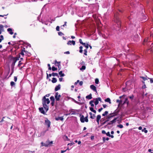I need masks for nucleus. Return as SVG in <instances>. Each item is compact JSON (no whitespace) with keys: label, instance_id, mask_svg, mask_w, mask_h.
I'll return each instance as SVG.
<instances>
[{"label":"nucleus","instance_id":"obj_1","mask_svg":"<svg viewBox=\"0 0 153 153\" xmlns=\"http://www.w3.org/2000/svg\"><path fill=\"white\" fill-rule=\"evenodd\" d=\"M20 58V55H19V56H16L15 57L11 56L10 55V62H12L11 64V70L12 72L10 74V76L13 73V69L14 68V66L15 63L17 61L19 60V58Z\"/></svg>","mask_w":153,"mask_h":153},{"label":"nucleus","instance_id":"obj_43","mask_svg":"<svg viewBox=\"0 0 153 153\" xmlns=\"http://www.w3.org/2000/svg\"><path fill=\"white\" fill-rule=\"evenodd\" d=\"M99 82V79L98 78H96L95 79V83L96 84H98Z\"/></svg>","mask_w":153,"mask_h":153},{"label":"nucleus","instance_id":"obj_19","mask_svg":"<svg viewBox=\"0 0 153 153\" xmlns=\"http://www.w3.org/2000/svg\"><path fill=\"white\" fill-rule=\"evenodd\" d=\"M57 80L56 78L53 77L52 79L51 82L53 83H55L57 82Z\"/></svg>","mask_w":153,"mask_h":153},{"label":"nucleus","instance_id":"obj_56","mask_svg":"<svg viewBox=\"0 0 153 153\" xmlns=\"http://www.w3.org/2000/svg\"><path fill=\"white\" fill-rule=\"evenodd\" d=\"M56 30L57 31L59 30V26H57L56 28Z\"/></svg>","mask_w":153,"mask_h":153},{"label":"nucleus","instance_id":"obj_28","mask_svg":"<svg viewBox=\"0 0 153 153\" xmlns=\"http://www.w3.org/2000/svg\"><path fill=\"white\" fill-rule=\"evenodd\" d=\"M64 139L65 140H69V139L68 137L66 135H64L63 137Z\"/></svg>","mask_w":153,"mask_h":153},{"label":"nucleus","instance_id":"obj_18","mask_svg":"<svg viewBox=\"0 0 153 153\" xmlns=\"http://www.w3.org/2000/svg\"><path fill=\"white\" fill-rule=\"evenodd\" d=\"M62 71H61L59 72V74L60 75V76L63 77L65 76V75L64 74L62 73Z\"/></svg>","mask_w":153,"mask_h":153},{"label":"nucleus","instance_id":"obj_60","mask_svg":"<svg viewBox=\"0 0 153 153\" xmlns=\"http://www.w3.org/2000/svg\"><path fill=\"white\" fill-rule=\"evenodd\" d=\"M53 143V141H49V146H50L51 144H52Z\"/></svg>","mask_w":153,"mask_h":153},{"label":"nucleus","instance_id":"obj_5","mask_svg":"<svg viewBox=\"0 0 153 153\" xmlns=\"http://www.w3.org/2000/svg\"><path fill=\"white\" fill-rule=\"evenodd\" d=\"M42 104H44L45 103L46 104H48L50 102V101L48 98H46L45 96L43 97L42 99Z\"/></svg>","mask_w":153,"mask_h":153},{"label":"nucleus","instance_id":"obj_35","mask_svg":"<svg viewBox=\"0 0 153 153\" xmlns=\"http://www.w3.org/2000/svg\"><path fill=\"white\" fill-rule=\"evenodd\" d=\"M59 64H58L57 66L58 68L59 71L61 69V65H60V62H59Z\"/></svg>","mask_w":153,"mask_h":153},{"label":"nucleus","instance_id":"obj_51","mask_svg":"<svg viewBox=\"0 0 153 153\" xmlns=\"http://www.w3.org/2000/svg\"><path fill=\"white\" fill-rule=\"evenodd\" d=\"M71 43L73 45H75V42L74 41L72 40L71 41Z\"/></svg>","mask_w":153,"mask_h":153},{"label":"nucleus","instance_id":"obj_41","mask_svg":"<svg viewBox=\"0 0 153 153\" xmlns=\"http://www.w3.org/2000/svg\"><path fill=\"white\" fill-rule=\"evenodd\" d=\"M140 77L143 79V80L144 81L146 80H147V78H146V77H144L143 76H141Z\"/></svg>","mask_w":153,"mask_h":153},{"label":"nucleus","instance_id":"obj_31","mask_svg":"<svg viewBox=\"0 0 153 153\" xmlns=\"http://www.w3.org/2000/svg\"><path fill=\"white\" fill-rule=\"evenodd\" d=\"M142 132H144L145 133H146L148 132L147 130H146V128H144L143 129H142Z\"/></svg>","mask_w":153,"mask_h":153},{"label":"nucleus","instance_id":"obj_59","mask_svg":"<svg viewBox=\"0 0 153 153\" xmlns=\"http://www.w3.org/2000/svg\"><path fill=\"white\" fill-rule=\"evenodd\" d=\"M79 102H82V103H84V102H84V101H85V100H84V98H83V100H82V99H81V100H79Z\"/></svg>","mask_w":153,"mask_h":153},{"label":"nucleus","instance_id":"obj_38","mask_svg":"<svg viewBox=\"0 0 153 153\" xmlns=\"http://www.w3.org/2000/svg\"><path fill=\"white\" fill-rule=\"evenodd\" d=\"M108 113V112L107 111H106L104 113L102 114L103 116H105L106 115H107Z\"/></svg>","mask_w":153,"mask_h":153},{"label":"nucleus","instance_id":"obj_49","mask_svg":"<svg viewBox=\"0 0 153 153\" xmlns=\"http://www.w3.org/2000/svg\"><path fill=\"white\" fill-rule=\"evenodd\" d=\"M101 118V116L100 115H98L97 116V119L100 120Z\"/></svg>","mask_w":153,"mask_h":153},{"label":"nucleus","instance_id":"obj_9","mask_svg":"<svg viewBox=\"0 0 153 153\" xmlns=\"http://www.w3.org/2000/svg\"><path fill=\"white\" fill-rule=\"evenodd\" d=\"M90 88L92 89L94 91L97 92L96 88L94 85H92L90 86Z\"/></svg>","mask_w":153,"mask_h":153},{"label":"nucleus","instance_id":"obj_47","mask_svg":"<svg viewBox=\"0 0 153 153\" xmlns=\"http://www.w3.org/2000/svg\"><path fill=\"white\" fill-rule=\"evenodd\" d=\"M48 145V147L49 146V140H48L47 141L45 142V144H46Z\"/></svg>","mask_w":153,"mask_h":153},{"label":"nucleus","instance_id":"obj_63","mask_svg":"<svg viewBox=\"0 0 153 153\" xmlns=\"http://www.w3.org/2000/svg\"><path fill=\"white\" fill-rule=\"evenodd\" d=\"M83 83V82L82 81H81L80 82H79V85H80L82 86V85Z\"/></svg>","mask_w":153,"mask_h":153},{"label":"nucleus","instance_id":"obj_10","mask_svg":"<svg viewBox=\"0 0 153 153\" xmlns=\"http://www.w3.org/2000/svg\"><path fill=\"white\" fill-rule=\"evenodd\" d=\"M61 88V85L59 84H58L56 86L55 88V91H57L58 90H60Z\"/></svg>","mask_w":153,"mask_h":153},{"label":"nucleus","instance_id":"obj_36","mask_svg":"<svg viewBox=\"0 0 153 153\" xmlns=\"http://www.w3.org/2000/svg\"><path fill=\"white\" fill-rule=\"evenodd\" d=\"M52 70L53 71H56L57 69V68L55 67L54 66L52 67Z\"/></svg>","mask_w":153,"mask_h":153},{"label":"nucleus","instance_id":"obj_54","mask_svg":"<svg viewBox=\"0 0 153 153\" xmlns=\"http://www.w3.org/2000/svg\"><path fill=\"white\" fill-rule=\"evenodd\" d=\"M148 79H150V82L151 83H153V79L152 78H148Z\"/></svg>","mask_w":153,"mask_h":153},{"label":"nucleus","instance_id":"obj_20","mask_svg":"<svg viewBox=\"0 0 153 153\" xmlns=\"http://www.w3.org/2000/svg\"><path fill=\"white\" fill-rule=\"evenodd\" d=\"M105 102H109V104H111V100L109 98H108L107 99H105Z\"/></svg>","mask_w":153,"mask_h":153},{"label":"nucleus","instance_id":"obj_39","mask_svg":"<svg viewBox=\"0 0 153 153\" xmlns=\"http://www.w3.org/2000/svg\"><path fill=\"white\" fill-rule=\"evenodd\" d=\"M87 49H86L84 50V55H85V56H87Z\"/></svg>","mask_w":153,"mask_h":153},{"label":"nucleus","instance_id":"obj_17","mask_svg":"<svg viewBox=\"0 0 153 153\" xmlns=\"http://www.w3.org/2000/svg\"><path fill=\"white\" fill-rule=\"evenodd\" d=\"M86 98L87 99H88V100L91 99L92 98V94H90L89 95L87 96L86 97Z\"/></svg>","mask_w":153,"mask_h":153},{"label":"nucleus","instance_id":"obj_37","mask_svg":"<svg viewBox=\"0 0 153 153\" xmlns=\"http://www.w3.org/2000/svg\"><path fill=\"white\" fill-rule=\"evenodd\" d=\"M41 146H45V147H48V145H47V144H45V143H43V142H42L41 143Z\"/></svg>","mask_w":153,"mask_h":153},{"label":"nucleus","instance_id":"obj_15","mask_svg":"<svg viewBox=\"0 0 153 153\" xmlns=\"http://www.w3.org/2000/svg\"><path fill=\"white\" fill-rule=\"evenodd\" d=\"M25 48H24L23 49H22L20 53V54L22 55V56H23L24 55V52H27V51H25Z\"/></svg>","mask_w":153,"mask_h":153},{"label":"nucleus","instance_id":"obj_55","mask_svg":"<svg viewBox=\"0 0 153 153\" xmlns=\"http://www.w3.org/2000/svg\"><path fill=\"white\" fill-rule=\"evenodd\" d=\"M10 34H11V35L13 34V32L12 29L11 28H10Z\"/></svg>","mask_w":153,"mask_h":153},{"label":"nucleus","instance_id":"obj_23","mask_svg":"<svg viewBox=\"0 0 153 153\" xmlns=\"http://www.w3.org/2000/svg\"><path fill=\"white\" fill-rule=\"evenodd\" d=\"M52 76H57L58 77H59V76L58 75V74L57 73H52Z\"/></svg>","mask_w":153,"mask_h":153},{"label":"nucleus","instance_id":"obj_53","mask_svg":"<svg viewBox=\"0 0 153 153\" xmlns=\"http://www.w3.org/2000/svg\"><path fill=\"white\" fill-rule=\"evenodd\" d=\"M71 40H70V41H69L67 43V45H71Z\"/></svg>","mask_w":153,"mask_h":153},{"label":"nucleus","instance_id":"obj_22","mask_svg":"<svg viewBox=\"0 0 153 153\" xmlns=\"http://www.w3.org/2000/svg\"><path fill=\"white\" fill-rule=\"evenodd\" d=\"M76 103H77V104H79L80 105H81L82 104V102H78L77 101H76V100H75L74 99H72Z\"/></svg>","mask_w":153,"mask_h":153},{"label":"nucleus","instance_id":"obj_48","mask_svg":"<svg viewBox=\"0 0 153 153\" xmlns=\"http://www.w3.org/2000/svg\"><path fill=\"white\" fill-rule=\"evenodd\" d=\"M128 97L131 100H132L134 98V96L133 95H132L131 96H129Z\"/></svg>","mask_w":153,"mask_h":153},{"label":"nucleus","instance_id":"obj_30","mask_svg":"<svg viewBox=\"0 0 153 153\" xmlns=\"http://www.w3.org/2000/svg\"><path fill=\"white\" fill-rule=\"evenodd\" d=\"M82 48H83L81 46H80V47H79V52L81 53H82V52H83Z\"/></svg>","mask_w":153,"mask_h":153},{"label":"nucleus","instance_id":"obj_52","mask_svg":"<svg viewBox=\"0 0 153 153\" xmlns=\"http://www.w3.org/2000/svg\"><path fill=\"white\" fill-rule=\"evenodd\" d=\"M48 70H51L52 68H51V67L50 66V64H48Z\"/></svg>","mask_w":153,"mask_h":153},{"label":"nucleus","instance_id":"obj_12","mask_svg":"<svg viewBox=\"0 0 153 153\" xmlns=\"http://www.w3.org/2000/svg\"><path fill=\"white\" fill-rule=\"evenodd\" d=\"M39 111L44 114H45V112L43 108V107L39 108Z\"/></svg>","mask_w":153,"mask_h":153},{"label":"nucleus","instance_id":"obj_42","mask_svg":"<svg viewBox=\"0 0 153 153\" xmlns=\"http://www.w3.org/2000/svg\"><path fill=\"white\" fill-rule=\"evenodd\" d=\"M79 43L81 44H82V45H83V44H85V43H83L82 41V40L81 39H79Z\"/></svg>","mask_w":153,"mask_h":153},{"label":"nucleus","instance_id":"obj_27","mask_svg":"<svg viewBox=\"0 0 153 153\" xmlns=\"http://www.w3.org/2000/svg\"><path fill=\"white\" fill-rule=\"evenodd\" d=\"M83 45L86 48V49L88 48L89 47V45L88 43H85V44H83Z\"/></svg>","mask_w":153,"mask_h":153},{"label":"nucleus","instance_id":"obj_32","mask_svg":"<svg viewBox=\"0 0 153 153\" xmlns=\"http://www.w3.org/2000/svg\"><path fill=\"white\" fill-rule=\"evenodd\" d=\"M0 30L4 31V26L2 25H0Z\"/></svg>","mask_w":153,"mask_h":153},{"label":"nucleus","instance_id":"obj_33","mask_svg":"<svg viewBox=\"0 0 153 153\" xmlns=\"http://www.w3.org/2000/svg\"><path fill=\"white\" fill-rule=\"evenodd\" d=\"M86 67L85 66V65H83L82 66L81 68L80 69L82 71L85 70V69Z\"/></svg>","mask_w":153,"mask_h":153},{"label":"nucleus","instance_id":"obj_50","mask_svg":"<svg viewBox=\"0 0 153 153\" xmlns=\"http://www.w3.org/2000/svg\"><path fill=\"white\" fill-rule=\"evenodd\" d=\"M22 64V63L21 62V61H19V64L18 65V66L19 67H21V65Z\"/></svg>","mask_w":153,"mask_h":153},{"label":"nucleus","instance_id":"obj_7","mask_svg":"<svg viewBox=\"0 0 153 153\" xmlns=\"http://www.w3.org/2000/svg\"><path fill=\"white\" fill-rule=\"evenodd\" d=\"M46 120H45V124L47 126L48 128H49L51 125V122L48 120L47 118H45Z\"/></svg>","mask_w":153,"mask_h":153},{"label":"nucleus","instance_id":"obj_6","mask_svg":"<svg viewBox=\"0 0 153 153\" xmlns=\"http://www.w3.org/2000/svg\"><path fill=\"white\" fill-rule=\"evenodd\" d=\"M118 118V117L114 118L113 120L110 121L108 123L106 126L112 125L114 123H116V122L117 119Z\"/></svg>","mask_w":153,"mask_h":153},{"label":"nucleus","instance_id":"obj_40","mask_svg":"<svg viewBox=\"0 0 153 153\" xmlns=\"http://www.w3.org/2000/svg\"><path fill=\"white\" fill-rule=\"evenodd\" d=\"M117 127H119L120 128H122L123 127V125L122 124H120L119 125H117Z\"/></svg>","mask_w":153,"mask_h":153},{"label":"nucleus","instance_id":"obj_64","mask_svg":"<svg viewBox=\"0 0 153 153\" xmlns=\"http://www.w3.org/2000/svg\"><path fill=\"white\" fill-rule=\"evenodd\" d=\"M91 140H93L94 139V136H91Z\"/></svg>","mask_w":153,"mask_h":153},{"label":"nucleus","instance_id":"obj_8","mask_svg":"<svg viewBox=\"0 0 153 153\" xmlns=\"http://www.w3.org/2000/svg\"><path fill=\"white\" fill-rule=\"evenodd\" d=\"M95 100L94 104L96 105H97L99 103V101L101 102V99L100 97H98L94 99V100Z\"/></svg>","mask_w":153,"mask_h":153},{"label":"nucleus","instance_id":"obj_58","mask_svg":"<svg viewBox=\"0 0 153 153\" xmlns=\"http://www.w3.org/2000/svg\"><path fill=\"white\" fill-rule=\"evenodd\" d=\"M106 135L108 136V137H109V136H110V132H109L108 131V132H107V133H106Z\"/></svg>","mask_w":153,"mask_h":153},{"label":"nucleus","instance_id":"obj_34","mask_svg":"<svg viewBox=\"0 0 153 153\" xmlns=\"http://www.w3.org/2000/svg\"><path fill=\"white\" fill-rule=\"evenodd\" d=\"M50 99L51 102H55V98L53 96H51L50 97Z\"/></svg>","mask_w":153,"mask_h":153},{"label":"nucleus","instance_id":"obj_3","mask_svg":"<svg viewBox=\"0 0 153 153\" xmlns=\"http://www.w3.org/2000/svg\"><path fill=\"white\" fill-rule=\"evenodd\" d=\"M120 111L119 110L116 109L114 111V112L111 113L107 116V118L110 120L111 118L117 116Z\"/></svg>","mask_w":153,"mask_h":153},{"label":"nucleus","instance_id":"obj_62","mask_svg":"<svg viewBox=\"0 0 153 153\" xmlns=\"http://www.w3.org/2000/svg\"><path fill=\"white\" fill-rule=\"evenodd\" d=\"M17 77L16 76L14 77V81L15 82H16L17 80Z\"/></svg>","mask_w":153,"mask_h":153},{"label":"nucleus","instance_id":"obj_16","mask_svg":"<svg viewBox=\"0 0 153 153\" xmlns=\"http://www.w3.org/2000/svg\"><path fill=\"white\" fill-rule=\"evenodd\" d=\"M61 97V95L60 94L59 95L57 96H56L55 97L56 100V101H59L60 100V98Z\"/></svg>","mask_w":153,"mask_h":153},{"label":"nucleus","instance_id":"obj_45","mask_svg":"<svg viewBox=\"0 0 153 153\" xmlns=\"http://www.w3.org/2000/svg\"><path fill=\"white\" fill-rule=\"evenodd\" d=\"M58 35L60 36H62L64 35L63 33H62L61 32H58Z\"/></svg>","mask_w":153,"mask_h":153},{"label":"nucleus","instance_id":"obj_25","mask_svg":"<svg viewBox=\"0 0 153 153\" xmlns=\"http://www.w3.org/2000/svg\"><path fill=\"white\" fill-rule=\"evenodd\" d=\"M107 120H106L104 122H103L102 123H101V125H104V124H105L107 122L109 121V120H110L109 119H108V118H107V117L106 118Z\"/></svg>","mask_w":153,"mask_h":153},{"label":"nucleus","instance_id":"obj_2","mask_svg":"<svg viewBox=\"0 0 153 153\" xmlns=\"http://www.w3.org/2000/svg\"><path fill=\"white\" fill-rule=\"evenodd\" d=\"M118 13H116L114 14V21L117 25V27L118 29L117 28V29L120 31V29H121V22L120 19L119 18L118 16Z\"/></svg>","mask_w":153,"mask_h":153},{"label":"nucleus","instance_id":"obj_44","mask_svg":"<svg viewBox=\"0 0 153 153\" xmlns=\"http://www.w3.org/2000/svg\"><path fill=\"white\" fill-rule=\"evenodd\" d=\"M47 79H48V76L51 77V76L52 75V74H49V75L47 73Z\"/></svg>","mask_w":153,"mask_h":153},{"label":"nucleus","instance_id":"obj_24","mask_svg":"<svg viewBox=\"0 0 153 153\" xmlns=\"http://www.w3.org/2000/svg\"><path fill=\"white\" fill-rule=\"evenodd\" d=\"M94 102V100H91L89 102V104L91 105V107H94V105L93 104Z\"/></svg>","mask_w":153,"mask_h":153},{"label":"nucleus","instance_id":"obj_57","mask_svg":"<svg viewBox=\"0 0 153 153\" xmlns=\"http://www.w3.org/2000/svg\"><path fill=\"white\" fill-rule=\"evenodd\" d=\"M74 144V143L73 142H72V143H68V145H69L70 146H72Z\"/></svg>","mask_w":153,"mask_h":153},{"label":"nucleus","instance_id":"obj_11","mask_svg":"<svg viewBox=\"0 0 153 153\" xmlns=\"http://www.w3.org/2000/svg\"><path fill=\"white\" fill-rule=\"evenodd\" d=\"M42 105L45 109L46 110V112H47L48 110V106L45 103L44 104H42Z\"/></svg>","mask_w":153,"mask_h":153},{"label":"nucleus","instance_id":"obj_61","mask_svg":"<svg viewBox=\"0 0 153 153\" xmlns=\"http://www.w3.org/2000/svg\"><path fill=\"white\" fill-rule=\"evenodd\" d=\"M106 140L105 138V137H102V140L103 141V143H105Z\"/></svg>","mask_w":153,"mask_h":153},{"label":"nucleus","instance_id":"obj_46","mask_svg":"<svg viewBox=\"0 0 153 153\" xmlns=\"http://www.w3.org/2000/svg\"><path fill=\"white\" fill-rule=\"evenodd\" d=\"M48 129H47L45 131H43V132H42L41 134V135H44L45 133V132H46V131H48Z\"/></svg>","mask_w":153,"mask_h":153},{"label":"nucleus","instance_id":"obj_26","mask_svg":"<svg viewBox=\"0 0 153 153\" xmlns=\"http://www.w3.org/2000/svg\"><path fill=\"white\" fill-rule=\"evenodd\" d=\"M126 103L127 105L129 104V101H128V99L127 98L125 99V101L123 103V104H124Z\"/></svg>","mask_w":153,"mask_h":153},{"label":"nucleus","instance_id":"obj_21","mask_svg":"<svg viewBox=\"0 0 153 153\" xmlns=\"http://www.w3.org/2000/svg\"><path fill=\"white\" fill-rule=\"evenodd\" d=\"M10 85L11 87H15V83L13 81H11L10 82Z\"/></svg>","mask_w":153,"mask_h":153},{"label":"nucleus","instance_id":"obj_4","mask_svg":"<svg viewBox=\"0 0 153 153\" xmlns=\"http://www.w3.org/2000/svg\"><path fill=\"white\" fill-rule=\"evenodd\" d=\"M88 114H87L86 116L84 117V116L82 115L81 114H80L79 117H80V121L81 123H83L85 122H88Z\"/></svg>","mask_w":153,"mask_h":153},{"label":"nucleus","instance_id":"obj_13","mask_svg":"<svg viewBox=\"0 0 153 153\" xmlns=\"http://www.w3.org/2000/svg\"><path fill=\"white\" fill-rule=\"evenodd\" d=\"M63 117H56L55 118V119L56 120L58 121L59 120H60L61 121H63Z\"/></svg>","mask_w":153,"mask_h":153},{"label":"nucleus","instance_id":"obj_14","mask_svg":"<svg viewBox=\"0 0 153 153\" xmlns=\"http://www.w3.org/2000/svg\"><path fill=\"white\" fill-rule=\"evenodd\" d=\"M89 114L90 115L91 118L93 119L95 118V114H93L92 113H91V112H89Z\"/></svg>","mask_w":153,"mask_h":153},{"label":"nucleus","instance_id":"obj_29","mask_svg":"<svg viewBox=\"0 0 153 153\" xmlns=\"http://www.w3.org/2000/svg\"><path fill=\"white\" fill-rule=\"evenodd\" d=\"M116 102L118 103V102L119 103V105H118V107H119V106L122 103V101L121 100H116Z\"/></svg>","mask_w":153,"mask_h":153}]
</instances>
